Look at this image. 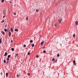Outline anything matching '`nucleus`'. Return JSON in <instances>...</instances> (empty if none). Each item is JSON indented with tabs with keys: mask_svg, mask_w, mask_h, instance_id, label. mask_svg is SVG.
Segmentation results:
<instances>
[{
	"mask_svg": "<svg viewBox=\"0 0 78 78\" xmlns=\"http://www.w3.org/2000/svg\"><path fill=\"white\" fill-rule=\"evenodd\" d=\"M58 21L59 22L60 24H61V21H62V18L61 19L58 20Z\"/></svg>",
	"mask_w": 78,
	"mask_h": 78,
	"instance_id": "nucleus-1",
	"label": "nucleus"
},
{
	"mask_svg": "<svg viewBox=\"0 0 78 78\" xmlns=\"http://www.w3.org/2000/svg\"><path fill=\"white\" fill-rule=\"evenodd\" d=\"M1 33L3 34V35H4V34H5V32L3 31H2Z\"/></svg>",
	"mask_w": 78,
	"mask_h": 78,
	"instance_id": "nucleus-2",
	"label": "nucleus"
},
{
	"mask_svg": "<svg viewBox=\"0 0 78 78\" xmlns=\"http://www.w3.org/2000/svg\"><path fill=\"white\" fill-rule=\"evenodd\" d=\"M8 54V53H7V52H5V55H4V56H7V54Z\"/></svg>",
	"mask_w": 78,
	"mask_h": 78,
	"instance_id": "nucleus-3",
	"label": "nucleus"
},
{
	"mask_svg": "<svg viewBox=\"0 0 78 78\" xmlns=\"http://www.w3.org/2000/svg\"><path fill=\"white\" fill-rule=\"evenodd\" d=\"M2 38H0V44H2Z\"/></svg>",
	"mask_w": 78,
	"mask_h": 78,
	"instance_id": "nucleus-4",
	"label": "nucleus"
},
{
	"mask_svg": "<svg viewBox=\"0 0 78 78\" xmlns=\"http://www.w3.org/2000/svg\"><path fill=\"white\" fill-rule=\"evenodd\" d=\"M76 25H78V21H76L75 22Z\"/></svg>",
	"mask_w": 78,
	"mask_h": 78,
	"instance_id": "nucleus-5",
	"label": "nucleus"
},
{
	"mask_svg": "<svg viewBox=\"0 0 78 78\" xmlns=\"http://www.w3.org/2000/svg\"><path fill=\"white\" fill-rule=\"evenodd\" d=\"M11 31L12 33L13 32V29H12V28H11Z\"/></svg>",
	"mask_w": 78,
	"mask_h": 78,
	"instance_id": "nucleus-6",
	"label": "nucleus"
},
{
	"mask_svg": "<svg viewBox=\"0 0 78 78\" xmlns=\"http://www.w3.org/2000/svg\"><path fill=\"white\" fill-rule=\"evenodd\" d=\"M15 31H17V32H18V31H19V30H18V29H15Z\"/></svg>",
	"mask_w": 78,
	"mask_h": 78,
	"instance_id": "nucleus-7",
	"label": "nucleus"
},
{
	"mask_svg": "<svg viewBox=\"0 0 78 78\" xmlns=\"http://www.w3.org/2000/svg\"><path fill=\"white\" fill-rule=\"evenodd\" d=\"M18 55H19V54H16L15 55V58H16V57H17V56H18Z\"/></svg>",
	"mask_w": 78,
	"mask_h": 78,
	"instance_id": "nucleus-8",
	"label": "nucleus"
},
{
	"mask_svg": "<svg viewBox=\"0 0 78 78\" xmlns=\"http://www.w3.org/2000/svg\"><path fill=\"white\" fill-rule=\"evenodd\" d=\"M11 50H12V51H14V48H11Z\"/></svg>",
	"mask_w": 78,
	"mask_h": 78,
	"instance_id": "nucleus-9",
	"label": "nucleus"
},
{
	"mask_svg": "<svg viewBox=\"0 0 78 78\" xmlns=\"http://www.w3.org/2000/svg\"><path fill=\"white\" fill-rule=\"evenodd\" d=\"M6 77H8V73H6Z\"/></svg>",
	"mask_w": 78,
	"mask_h": 78,
	"instance_id": "nucleus-10",
	"label": "nucleus"
},
{
	"mask_svg": "<svg viewBox=\"0 0 78 78\" xmlns=\"http://www.w3.org/2000/svg\"><path fill=\"white\" fill-rule=\"evenodd\" d=\"M32 46L33 47H34V44H32Z\"/></svg>",
	"mask_w": 78,
	"mask_h": 78,
	"instance_id": "nucleus-11",
	"label": "nucleus"
},
{
	"mask_svg": "<svg viewBox=\"0 0 78 78\" xmlns=\"http://www.w3.org/2000/svg\"><path fill=\"white\" fill-rule=\"evenodd\" d=\"M44 41L42 42H41V45H42V44H44Z\"/></svg>",
	"mask_w": 78,
	"mask_h": 78,
	"instance_id": "nucleus-12",
	"label": "nucleus"
},
{
	"mask_svg": "<svg viewBox=\"0 0 78 78\" xmlns=\"http://www.w3.org/2000/svg\"><path fill=\"white\" fill-rule=\"evenodd\" d=\"M16 76H17V77H18V78H19V77L20 76L19 75V74H18Z\"/></svg>",
	"mask_w": 78,
	"mask_h": 78,
	"instance_id": "nucleus-13",
	"label": "nucleus"
},
{
	"mask_svg": "<svg viewBox=\"0 0 78 78\" xmlns=\"http://www.w3.org/2000/svg\"><path fill=\"white\" fill-rule=\"evenodd\" d=\"M55 60V58H53L52 59V61H54Z\"/></svg>",
	"mask_w": 78,
	"mask_h": 78,
	"instance_id": "nucleus-14",
	"label": "nucleus"
},
{
	"mask_svg": "<svg viewBox=\"0 0 78 78\" xmlns=\"http://www.w3.org/2000/svg\"><path fill=\"white\" fill-rule=\"evenodd\" d=\"M28 19V17L27 16V17L26 18V20H27Z\"/></svg>",
	"mask_w": 78,
	"mask_h": 78,
	"instance_id": "nucleus-15",
	"label": "nucleus"
},
{
	"mask_svg": "<svg viewBox=\"0 0 78 78\" xmlns=\"http://www.w3.org/2000/svg\"><path fill=\"white\" fill-rule=\"evenodd\" d=\"M10 57H11V55H9L8 56V58H10Z\"/></svg>",
	"mask_w": 78,
	"mask_h": 78,
	"instance_id": "nucleus-16",
	"label": "nucleus"
},
{
	"mask_svg": "<svg viewBox=\"0 0 78 78\" xmlns=\"http://www.w3.org/2000/svg\"><path fill=\"white\" fill-rule=\"evenodd\" d=\"M4 31H7V29H6V28H5L4 29Z\"/></svg>",
	"mask_w": 78,
	"mask_h": 78,
	"instance_id": "nucleus-17",
	"label": "nucleus"
},
{
	"mask_svg": "<svg viewBox=\"0 0 78 78\" xmlns=\"http://www.w3.org/2000/svg\"><path fill=\"white\" fill-rule=\"evenodd\" d=\"M30 43H32V42H33V40H30Z\"/></svg>",
	"mask_w": 78,
	"mask_h": 78,
	"instance_id": "nucleus-18",
	"label": "nucleus"
},
{
	"mask_svg": "<svg viewBox=\"0 0 78 78\" xmlns=\"http://www.w3.org/2000/svg\"><path fill=\"white\" fill-rule=\"evenodd\" d=\"M43 53H46V51H45V50L43 51Z\"/></svg>",
	"mask_w": 78,
	"mask_h": 78,
	"instance_id": "nucleus-19",
	"label": "nucleus"
},
{
	"mask_svg": "<svg viewBox=\"0 0 78 78\" xmlns=\"http://www.w3.org/2000/svg\"><path fill=\"white\" fill-rule=\"evenodd\" d=\"M9 36H11V32H9Z\"/></svg>",
	"mask_w": 78,
	"mask_h": 78,
	"instance_id": "nucleus-20",
	"label": "nucleus"
},
{
	"mask_svg": "<svg viewBox=\"0 0 78 78\" xmlns=\"http://www.w3.org/2000/svg\"><path fill=\"white\" fill-rule=\"evenodd\" d=\"M75 34H73V37H75Z\"/></svg>",
	"mask_w": 78,
	"mask_h": 78,
	"instance_id": "nucleus-21",
	"label": "nucleus"
},
{
	"mask_svg": "<svg viewBox=\"0 0 78 78\" xmlns=\"http://www.w3.org/2000/svg\"><path fill=\"white\" fill-rule=\"evenodd\" d=\"M23 47H26V45L25 44H24L23 45Z\"/></svg>",
	"mask_w": 78,
	"mask_h": 78,
	"instance_id": "nucleus-22",
	"label": "nucleus"
},
{
	"mask_svg": "<svg viewBox=\"0 0 78 78\" xmlns=\"http://www.w3.org/2000/svg\"><path fill=\"white\" fill-rule=\"evenodd\" d=\"M4 63H5L6 62V60L5 59L4 60Z\"/></svg>",
	"mask_w": 78,
	"mask_h": 78,
	"instance_id": "nucleus-23",
	"label": "nucleus"
},
{
	"mask_svg": "<svg viewBox=\"0 0 78 78\" xmlns=\"http://www.w3.org/2000/svg\"><path fill=\"white\" fill-rule=\"evenodd\" d=\"M36 12H39V10H38V9H36Z\"/></svg>",
	"mask_w": 78,
	"mask_h": 78,
	"instance_id": "nucleus-24",
	"label": "nucleus"
},
{
	"mask_svg": "<svg viewBox=\"0 0 78 78\" xmlns=\"http://www.w3.org/2000/svg\"><path fill=\"white\" fill-rule=\"evenodd\" d=\"M76 62V61H75V60H74V61H73V63H75Z\"/></svg>",
	"mask_w": 78,
	"mask_h": 78,
	"instance_id": "nucleus-25",
	"label": "nucleus"
},
{
	"mask_svg": "<svg viewBox=\"0 0 78 78\" xmlns=\"http://www.w3.org/2000/svg\"><path fill=\"white\" fill-rule=\"evenodd\" d=\"M9 58H8V57L7 58V61H9Z\"/></svg>",
	"mask_w": 78,
	"mask_h": 78,
	"instance_id": "nucleus-26",
	"label": "nucleus"
},
{
	"mask_svg": "<svg viewBox=\"0 0 78 78\" xmlns=\"http://www.w3.org/2000/svg\"><path fill=\"white\" fill-rule=\"evenodd\" d=\"M1 2L2 3H3L4 2V0H2Z\"/></svg>",
	"mask_w": 78,
	"mask_h": 78,
	"instance_id": "nucleus-27",
	"label": "nucleus"
},
{
	"mask_svg": "<svg viewBox=\"0 0 78 78\" xmlns=\"http://www.w3.org/2000/svg\"><path fill=\"white\" fill-rule=\"evenodd\" d=\"M57 56H58V57L59 56V54H57Z\"/></svg>",
	"mask_w": 78,
	"mask_h": 78,
	"instance_id": "nucleus-28",
	"label": "nucleus"
},
{
	"mask_svg": "<svg viewBox=\"0 0 78 78\" xmlns=\"http://www.w3.org/2000/svg\"><path fill=\"white\" fill-rule=\"evenodd\" d=\"M14 16H16V13H14Z\"/></svg>",
	"mask_w": 78,
	"mask_h": 78,
	"instance_id": "nucleus-29",
	"label": "nucleus"
},
{
	"mask_svg": "<svg viewBox=\"0 0 78 78\" xmlns=\"http://www.w3.org/2000/svg\"><path fill=\"white\" fill-rule=\"evenodd\" d=\"M55 62H57V60H55Z\"/></svg>",
	"mask_w": 78,
	"mask_h": 78,
	"instance_id": "nucleus-30",
	"label": "nucleus"
},
{
	"mask_svg": "<svg viewBox=\"0 0 78 78\" xmlns=\"http://www.w3.org/2000/svg\"><path fill=\"white\" fill-rule=\"evenodd\" d=\"M27 55H30V53H27Z\"/></svg>",
	"mask_w": 78,
	"mask_h": 78,
	"instance_id": "nucleus-31",
	"label": "nucleus"
},
{
	"mask_svg": "<svg viewBox=\"0 0 78 78\" xmlns=\"http://www.w3.org/2000/svg\"><path fill=\"white\" fill-rule=\"evenodd\" d=\"M36 58H38L39 56H38V55H37L36 56Z\"/></svg>",
	"mask_w": 78,
	"mask_h": 78,
	"instance_id": "nucleus-32",
	"label": "nucleus"
},
{
	"mask_svg": "<svg viewBox=\"0 0 78 78\" xmlns=\"http://www.w3.org/2000/svg\"><path fill=\"white\" fill-rule=\"evenodd\" d=\"M39 36H40V37H42V35H39Z\"/></svg>",
	"mask_w": 78,
	"mask_h": 78,
	"instance_id": "nucleus-33",
	"label": "nucleus"
},
{
	"mask_svg": "<svg viewBox=\"0 0 78 78\" xmlns=\"http://www.w3.org/2000/svg\"><path fill=\"white\" fill-rule=\"evenodd\" d=\"M11 43L13 42V41L12 40H11Z\"/></svg>",
	"mask_w": 78,
	"mask_h": 78,
	"instance_id": "nucleus-34",
	"label": "nucleus"
},
{
	"mask_svg": "<svg viewBox=\"0 0 78 78\" xmlns=\"http://www.w3.org/2000/svg\"><path fill=\"white\" fill-rule=\"evenodd\" d=\"M27 75H29V76H30V73H27Z\"/></svg>",
	"mask_w": 78,
	"mask_h": 78,
	"instance_id": "nucleus-35",
	"label": "nucleus"
},
{
	"mask_svg": "<svg viewBox=\"0 0 78 78\" xmlns=\"http://www.w3.org/2000/svg\"><path fill=\"white\" fill-rule=\"evenodd\" d=\"M5 22V20H3V21H2V23H3V22Z\"/></svg>",
	"mask_w": 78,
	"mask_h": 78,
	"instance_id": "nucleus-36",
	"label": "nucleus"
},
{
	"mask_svg": "<svg viewBox=\"0 0 78 78\" xmlns=\"http://www.w3.org/2000/svg\"><path fill=\"white\" fill-rule=\"evenodd\" d=\"M74 65H76V63H73Z\"/></svg>",
	"mask_w": 78,
	"mask_h": 78,
	"instance_id": "nucleus-37",
	"label": "nucleus"
},
{
	"mask_svg": "<svg viewBox=\"0 0 78 78\" xmlns=\"http://www.w3.org/2000/svg\"><path fill=\"white\" fill-rule=\"evenodd\" d=\"M55 27H56V26H57V25H56V24H55Z\"/></svg>",
	"mask_w": 78,
	"mask_h": 78,
	"instance_id": "nucleus-38",
	"label": "nucleus"
},
{
	"mask_svg": "<svg viewBox=\"0 0 78 78\" xmlns=\"http://www.w3.org/2000/svg\"><path fill=\"white\" fill-rule=\"evenodd\" d=\"M9 62V61H7L6 62V63H8Z\"/></svg>",
	"mask_w": 78,
	"mask_h": 78,
	"instance_id": "nucleus-39",
	"label": "nucleus"
},
{
	"mask_svg": "<svg viewBox=\"0 0 78 78\" xmlns=\"http://www.w3.org/2000/svg\"><path fill=\"white\" fill-rule=\"evenodd\" d=\"M5 16H3V18H5Z\"/></svg>",
	"mask_w": 78,
	"mask_h": 78,
	"instance_id": "nucleus-40",
	"label": "nucleus"
},
{
	"mask_svg": "<svg viewBox=\"0 0 78 78\" xmlns=\"http://www.w3.org/2000/svg\"><path fill=\"white\" fill-rule=\"evenodd\" d=\"M45 48V47H44V48Z\"/></svg>",
	"mask_w": 78,
	"mask_h": 78,
	"instance_id": "nucleus-41",
	"label": "nucleus"
},
{
	"mask_svg": "<svg viewBox=\"0 0 78 78\" xmlns=\"http://www.w3.org/2000/svg\"><path fill=\"white\" fill-rule=\"evenodd\" d=\"M6 26H7V25H6V24L5 26V27H6Z\"/></svg>",
	"mask_w": 78,
	"mask_h": 78,
	"instance_id": "nucleus-42",
	"label": "nucleus"
},
{
	"mask_svg": "<svg viewBox=\"0 0 78 78\" xmlns=\"http://www.w3.org/2000/svg\"><path fill=\"white\" fill-rule=\"evenodd\" d=\"M2 73H1V75H2Z\"/></svg>",
	"mask_w": 78,
	"mask_h": 78,
	"instance_id": "nucleus-43",
	"label": "nucleus"
},
{
	"mask_svg": "<svg viewBox=\"0 0 78 78\" xmlns=\"http://www.w3.org/2000/svg\"><path fill=\"white\" fill-rule=\"evenodd\" d=\"M10 3H11V2H10Z\"/></svg>",
	"mask_w": 78,
	"mask_h": 78,
	"instance_id": "nucleus-44",
	"label": "nucleus"
},
{
	"mask_svg": "<svg viewBox=\"0 0 78 78\" xmlns=\"http://www.w3.org/2000/svg\"><path fill=\"white\" fill-rule=\"evenodd\" d=\"M21 61H22V59H21Z\"/></svg>",
	"mask_w": 78,
	"mask_h": 78,
	"instance_id": "nucleus-45",
	"label": "nucleus"
},
{
	"mask_svg": "<svg viewBox=\"0 0 78 78\" xmlns=\"http://www.w3.org/2000/svg\"><path fill=\"white\" fill-rule=\"evenodd\" d=\"M5 11H4L3 12H4Z\"/></svg>",
	"mask_w": 78,
	"mask_h": 78,
	"instance_id": "nucleus-46",
	"label": "nucleus"
}]
</instances>
